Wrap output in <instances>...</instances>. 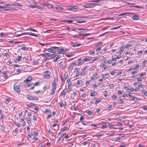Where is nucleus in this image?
Here are the masks:
<instances>
[{
	"mask_svg": "<svg viewBox=\"0 0 147 147\" xmlns=\"http://www.w3.org/2000/svg\"><path fill=\"white\" fill-rule=\"evenodd\" d=\"M19 84L18 83H16L14 85L13 89L14 91L17 93H19L20 92V90L19 88Z\"/></svg>",
	"mask_w": 147,
	"mask_h": 147,
	"instance_id": "obj_1",
	"label": "nucleus"
},
{
	"mask_svg": "<svg viewBox=\"0 0 147 147\" xmlns=\"http://www.w3.org/2000/svg\"><path fill=\"white\" fill-rule=\"evenodd\" d=\"M44 74L43 76L44 78L48 79L50 78L51 73L49 71H46L44 72Z\"/></svg>",
	"mask_w": 147,
	"mask_h": 147,
	"instance_id": "obj_2",
	"label": "nucleus"
},
{
	"mask_svg": "<svg viewBox=\"0 0 147 147\" xmlns=\"http://www.w3.org/2000/svg\"><path fill=\"white\" fill-rule=\"evenodd\" d=\"M56 88V84L54 83L53 84H52V90L50 93V95H53L55 94Z\"/></svg>",
	"mask_w": 147,
	"mask_h": 147,
	"instance_id": "obj_3",
	"label": "nucleus"
},
{
	"mask_svg": "<svg viewBox=\"0 0 147 147\" xmlns=\"http://www.w3.org/2000/svg\"><path fill=\"white\" fill-rule=\"evenodd\" d=\"M59 47H51V48L48 49H47V51L49 52L55 53L56 51L53 49H59Z\"/></svg>",
	"mask_w": 147,
	"mask_h": 147,
	"instance_id": "obj_4",
	"label": "nucleus"
},
{
	"mask_svg": "<svg viewBox=\"0 0 147 147\" xmlns=\"http://www.w3.org/2000/svg\"><path fill=\"white\" fill-rule=\"evenodd\" d=\"M28 100H38V98L37 97H33L31 96H29L27 97Z\"/></svg>",
	"mask_w": 147,
	"mask_h": 147,
	"instance_id": "obj_5",
	"label": "nucleus"
},
{
	"mask_svg": "<svg viewBox=\"0 0 147 147\" xmlns=\"http://www.w3.org/2000/svg\"><path fill=\"white\" fill-rule=\"evenodd\" d=\"M59 51L57 53L59 54H63L65 52L67 51L68 50H66L64 51L63 49H58Z\"/></svg>",
	"mask_w": 147,
	"mask_h": 147,
	"instance_id": "obj_6",
	"label": "nucleus"
},
{
	"mask_svg": "<svg viewBox=\"0 0 147 147\" xmlns=\"http://www.w3.org/2000/svg\"><path fill=\"white\" fill-rule=\"evenodd\" d=\"M39 84V82H36L35 83H34L33 85V86L32 87H31L30 89V90H32L34 88V86H38Z\"/></svg>",
	"mask_w": 147,
	"mask_h": 147,
	"instance_id": "obj_7",
	"label": "nucleus"
},
{
	"mask_svg": "<svg viewBox=\"0 0 147 147\" xmlns=\"http://www.w3.org/2000/svg\"><path fill=\"white\" fill-rule=\"evenodd\" d=\"M78 7L76 5H72L69 8L70 10H72L74 9H77L78 8Z\"/></svg>",
	"mask_w": 147,
	"mask_h": 147,
	"instance_id": "obj_8",
	"label": "nucleus"
},
{
	"mask_svg": "<svg viewBox=\"0 0 147 147\" xmlns=\"http://www.w3.org/2000/svg\"><path fill=\"white\" fill-rule=\"evenodd\" d=\"M123 48V46H121L119 48L120 51L118 52V54L120 55L121 54L122 52L124 51Z\"/></svg>",
	"mask_w": 147,
	"mask_h": 147,
	"instance_id": "obj_9",
	"label": "nucleus"
},
{
	"mask_svg": "<svg viewBox=\"0 0 147 147\" xmlns=\"http://www.w3.org/2000/svg\"><path fill=\"white\" fill-rule=\"evenodd\" d=\"M132 19L134 20H137L139 19V17L138 16L135 15L132 17Z\"/></svg>",
	"mask_w": 147,
	"mask_h": 147,
	"instance_id": "obj_10",
	"label": "nucleus"
},
{
	"mask_svg": "<svg viewBox=\"0 0 147 147\" xmlns=\"http://www.w3.org/2000/svg\"><path fill=\"white\" fill-rule=\"evenodd\" d=\"M91 6V4H86L84 5L83 6V7L85 8H90Z\"/></svg>",
	"mask_w": 147,
	"mask_h": 147,
	"instance_id": "obj_11",
	"label": "nucleus"
},
{
	"mask_svg": "<svg viewBox=\"0 0 147 147\" xmlns=\"http://www.w3.org/2000/svg\"><path fill=\"white\" fill-rule=\"evenodd\" d=\"M40 55L45 56H50V54L49 53H42L40 54Z\"/></svg>",
	"mask_w": 147,
	"mask_h": 147,
	"instance_id": "obj_12",
	"label": "nucleus"
},
{
	"mask_svg": "<svg viewBox=\"0 0 147 147\" xmlns=\"http://www.w3.org/2000/svg\"><path fill=\"white\" fill-rule=\"evenodd\" d=\"M13 123L14 124L18 127H20L21 126V124L18 123L16 122L15 121H14Z\"/></svg>",
	"mask_w": 147,
	"mask_h": 147,
	"instance_id": "obj_13",
	"label": "nucleus"
},
{
	"mask_svg": "<svg viewBox=\"0 0 147 147\" xmlns=\"http://www.w3.org/2000/svg\"><path fill=\"white\" fill-rule=\"evenodd\" d=\"M61 58V56L59 55V56H58L57 57H55V58L53 60V62H56L57 61V60L60 58Z\"/></svg>",
	"mask_w": 147,
	"mask_h": 147,
	"instance_id": "obj_14",
	"label": "nucleus"
},
{
	"mask_svg": "<svg viewBox=\"0 0 147 147\" xmlns=\"http://www.w3.org/2000/svg\"><path fill=\"white\" fill-rule=\"evenodd\" d=\"M129 14H133V13H130L129 12H127V13H121L119 14V16H123V15H129Z\"/></svg>",
	"mask_w": 147,
	"mask_h": 147,
	"instance_id": "obj_15",
	"label": "nucleus"
},
{
	"mask_svg": "<svg viewBox=\"0 0 147 147\" xmlns=\"http://www.w3.org/2000/svg\"><path fill=\"white\" fill-rule=\"evenodd\" d=\"M132 46V45L130 44H128V45H125L123 46L124 48L125 49H127L128 48Z\"/></svg>",
	"mask_w": 147,
	"mask_h": 147,
	"instance_id": "obj_16",
	"label": "nucleus"
},
{
	"mask_svg": "<svg viewBox=\"0 0 147 147\" xmlns=\"http://www.w3.org/2000/svg\"><path fill=\"white\" fill-rule=\"evenodd\" d=\"M102 76L103 77L105 78H108L109 77V75L108 74H104L102 75Z\"/></svg>",
	"mask_w": 147,
	"mask_h": 147,
	"instance_id": "obj_17",
	"label": "nucleus"
},
{
	"mask_svg": "<svg viewBox=\"0 0 147 147\" xmlns=\"http://www.w3.org/2000/svg\"><path fill=\"white\" fill-rule=\"evenodd\" d=\"M102 43V42H99L96 43L95 44H94V45L95 47H97L99 45H101Z\"/></svg>",
	"mask_w": 147,
	"mask_h": 147,
	"instance_id": "obj_18",
	"label": "nucleus"
},
{
	"mask_svg": "<svg viewBox=\"0 0 147 147\" xmlns=\"http://www.w3.org/2000/svg\"><path fill=\"white\" fill-rule=\"evenodd\" d=\"M58 81V79L57 78H55L54 79V80L52 82V84H53L54 83H56L57 84V82Z\"/></svg>",
	"mask_w": 147,
	"mask_h": 147,
	"instance_id": "obj_19",
	"label": "nucleus"
},
{
	"mask_svg": "<svg viewBox=\"0 0 147 147\" xmlns=\"http://www.w3.org/2000/svg\"><path fill=\"white\" fill-rule=\"evenodd\" d=\"M78 30H83L84 31H82V32H86L87 31L89 30L88 29H80L78 28Z\"/></svg>",
	"mask_w": 147,
	"mask_h": 147,
	"instance_id": "obj_20",
	"label": "nucleus"
},
{
	"mask_svg": "<svg viewBox=\"0 0 147 147\" xmlns=\"http://www.w3.org/2000/svg\"><path fill=\"white\" fill-rule=\"evenodd\" d=\"M12 6H19L20 7H22V5L19 3H16L13 4H12Z\"/></svg>",
	"mask_w": 147,
	"mask_h": 147,
	"instance_id": "obj_21",
	"label": "nucleus"
},
{
	"mask_svg": "<svg viewBox=\"0 0 147 147\" xmlns=\"http://www.w3.org/2000/svg\"><path fill=\"white\" fill-rule=\"evenodd\" d=\"M40 5H47L48 6V5H49V3H40Z\"/></svg>",
	"mask_w": 147,
	"mask_h": 147,
	"instance_id": "obj_22",
	"label": "nucleus"
},
{
	"mask_svg": "<svg viewBox=\"0 0 147 147\" xmlns=\"http://www.w3.org/2000/svg\"><path fill=\"white\" fill-rule=\"evenodd\" d=\"M29 34H30L29 33H28V32H26V33H23V34H18L16 36V37H18L21 35H26V34H28L29 35Z\"/></svg>",
	"mask_w": 147,
	"mask_h": 147,
	"instance_id": "obj_23",
	"label": "nucleus"
},
{
	"mask_svg": "<svg viewBox=\"0 0 147 147\" xmlns=\"http://www.w3.org/2000/svg\"><path fill=\"white\" fill-rule=\"evenodd\" d=\"M121 26L120 25V26H117L116 27H113L111 29V30H113L114 29H117L120 28Z\"/></svg>",
	"mask_w": 147,
	"mask_h": 147,
	"instance_id": "obj_24",
	"label": "nucleus"
},
{
	"mask_svg": "<svg viewBox=\"0 0 147 147\" xmlns=\"http://www.w3.org/2000/svg\"><path fill=\"white\" fill-rule=\"evenodd\" d=\"M10 101V100L8 98H6L5 100V102L6 104H8V102H9Z\"/></svg>",
	"mask_w": 147,
	"mask_h": 147,
	"instance_id": "obj_25",
	"label": "nucleus"
},
{
	"mask_svg": "<svg viewBox=\"0 0 147 147\" xmlns=\"http://www.w3.org/2000/svg\"><path fill=\"white\" fill-rule=\"evenodd\" d=\"M39 109L38 107H35V108H34V110L35 111H34V112L35 113H37L38 110Z\"/></svg>",
	"mask_w": 147,
	"mask_h": 147,
	"instance_id": "obj_26",
	"label": "nucleus"
},
{
	"mask_svg": "<svg viewBox=\"0 0 147 147\" xmlns=\"http://www.w3.org/2000/svg\"><path fill=\"white\" fill-rule=\"evenodd\" d=\"M55 8L56 9H58L59 10L63 9V7L59 6H56L55 7Z\"/></svg>",
	"mask_w": 147,
	"mask_h": 147,
	"instance_id": "obj_27",
	"label": "nucleus"
},
{
	"mask_svg": "<svg viewBox=\"0 0 147 147\" xmlns=\"http://www.w3.org/2000/svg\"><path fill=\"white\" fill-rule=\"evenodd\" d=\"M90 60V59L88 58H84L83 59V61H84V62L85 61H87Z\"/></svg>",
	"mask_w": 147,
	"mask_h": 147,
	"instance_id": "obj_28",
	"label": "nucleus"
},
{
	"mask_svg": "<svg viewBox=\"0 0 147 147\" xmlns=\"http://www.w3.org/2000/svg\"><path fill=\"white\" fill-rule=\"evenodd\" d=\"M30 30L32 31L35 32H37V31L36 30H35V29H32V28H28L26 30V31H28V30Z\"/></svg>",
	"mask_w": 147,
	"mask_h": 147,
	"instance_id": "obj_29",
	"label": "nucleus"
},
{
	"mask_svg": "<svg viewBox=\"0 0 147 147\" xmlns=\"http://www.w3.org/2000/svg\"><path fill=\"white\" fill-rule=\"evenodd\" d=\"M38 132H34V133L32 135L34 137H35L38 135Z\"/></svg>",
	"mask_w": 147,
	"mask_h": 147,
	"instance_id": "obj_30",
	"label": "nucleus"
},
{
	"mask_svg": "<svg viewBox=\"0 0 147 147\" xmlns=\"http://www.w3.org/2000/svg\"><path fill=\"white\" fill-rule=\"evenodd\" d=\"M81 45L79 43V44H75L73 45H72V46L74 47H78L79 46Z\"/></svg>",
	"mask_w": 147,
	"mask_h": 147,
	"instance_id": "obj_31",
	"label": "nucleus"
},
{
	"mask_svg": "<svg viewBox=\"0 0 147 147\" xmlns=\"http://www.w3.org/2000/svg\"><path fill=\"white\" fill-rule=\"evenodd\" d=\"M45 114H47L48 112L51 113V111L49 109H46L44 112Z\"/></svg>",
	"mask_w": 147,
	"mask_h": 147,
	"instance_id": "obj_32",
	"label": "nucleus"
},
{
	"mask_svg": "<svg viewBox=\"0 0 147 147\" xmlns=\"http://www.w3.org/2000/svg\"><path fill=\"white\" fill-rule=\"evenodd\" d=\"M79 34L80 35H83V36L85 37V36H87L89 35L90 34V33H87L85 34H82V33H79Z\"/></svg>",
	"mask_w": 147,
	"mask_h": 147,
	"instance_id": "obj_33",
	"label": "nucleus"
},
{
	"mask_svg": "<svg viewBox=\"0 0 147 147\" xmlns=\"http://www.w3.org/2000/svg\"><path fill=\"white\" fill-rule=\"evenodd\" d=\"M96 95V93L95 92H92L90 95V96H95Z\"/></svg>",
	"mask_w": 147,
	"mask_h": 147,
	"instance_id": "obj_34",
	"label": "nucleus"
},
{
	"mask_svg": "<svg viewBox=\"0 0 147 147\" xmlns=\"http://www.w3.org/2000/svg\"><path fill=\"white\" fill-rule=\"evenodd\" d=\"M76 22L79 23H82L83 22H86V21H80L79 20H76Z\"/></svg>",
	"mask_w": 147,
	"mask_h": 147,
	"instance_id": "obj_35",
	"label": "nucleus"
},
{
	"mask_svg": "<svg viewBox=\"0 0 147 147\" xmlns=\"http://www.w3.org/2000/svg\"><path fill=\"white\" fill-rule=\"evenodd\" d=\"M74 55V54H67L65 56L66 57H71L73 56Z\"/></svg>",
	"mask_w": 147,
	"mask_h": 147,
	"instance_id": "obj_36",
	"label": "nucleus"
},
{
	"mask_svg": "<svg viewBox=\"0 0 147 147\" xmlns=\"http://www.w3.org/2000/svg\"><path fill=\"white\" fill-rule=\"evenodd\" d=\"M101 100V98H99L98 100H96V101L95 103V104H98V103L99 102H100Z\"/></svg>",
	"mask_w": 147,
	"mask_h": 147,
	"instance_id": "obj_37",
	"label": "nucleus"
},
{
	"mask_svg": "<svg viewBox=\"0 0 147 147\" xmlns=\"http://www.w3.org/2000/svg\"><path fill=\"white\" fill-rule=\"evenodd\" d=\"M63 22L67 23H71L73 22V21L71 20H64L63 21Z\"/></svg>",
	"mask_w": 147,
	"mask_h": 147,
	"instance_id": "obj_38",
	"label": "nucleus"
},
{
	"mask_svg": "<svg viewBox=\"0 0 147 147\" xmlns=\"http://www.w3.org/2000/svg\"><path fill=\"white\" fill-rule=\"evenodd\" d=\"M128 86L127 85H125L124 86V88L125 90H128L129 88Z\"/></svg>",
	"mask_w": 147,
	"mask_h": 147,
	"instance_id": "obj_39",
	"label": "nucleus"
},
{
	"mask_svg": "<svg viewBox=\"0 0 147 147\" xmlns=\"http://www.w3.org/2000/svg\"><path fill=\"white\" fill-rule=\"evenodd\" d=\"M113 61V60L111 59L107 61V64H109L111 63Z\"/></svg>",
	"mask_w": 147,
	"mask_h": 147,
	"instance_id": "obj_40",
	"label": "nucleus"
},
{
	"mask_svg": "<svg viewBox=\"0 0 147 147\" xmlns=\"http://www.w3.org/2000/svg\"><path fill=\"white\" fill-rule=\"evenodd\" d=\"M32 84H33V83H29L28 84L26 85V87H28L31 86H32Z\"/></svg>",
	"mask_w": 147,
	"mask_h": 147,
	"instance_id": "obj_41",
	"label": "nucleus"
},
{
	"mask_svg": "<svg viewBox=\"0 0 147 147\" xmlns=\"http://www.w3.org/2000/svg\"><path fill=\"white\" fill-rule=\"evenodd\" d=\"M36 8H38V9H39L41 10H42L43 9V7H42L38 6H36Z\"/></svg>",
	"mask_w": 147,
	"mask_h": 147,
	"instance_id": "obj_42",
	"label": "nucleus"
},
{
	"mask_svg": "<svg viewBox=\"0 0 147 147\" xmlns=\"http://www.w3.org/2000/svg\"><path fill=\"white\" fill-rule=\"evenodd\" d=\"M73 67V66L71 64L67 68L68 70H69L70 69H72Z\"/></svg>",
	"mask_w": 147,
	"mask_h": 147,
	"instance_id": "obj_43",
	"label": "nucleus"
},
{
	"mask_svg": "<svg viewBox=\"0 0 147 147\" xmlns=\"http://www.w3.org/2000/svg\"><path fill=\"white\" fill-rule=\"evenodd\" d=\"M132 100L135 102H137V100H138V98L134 96L133 97Z\"/></svg>",
	"mask_w": 147,
	"mask_h": 147,
	"instance_id": "obj_44",
	"label": "nucleus"
},
{
	"mask_svg": "<svg viewBox=\"0 0 147 147\" xmlns=\"http://www.w3.org/2000/svg\"><path fill=\"white\" fill-rule=\"evenodd\" d=\"M91 81V80H90L89 81H86V86H88L90 84V82Z\"/></svg>",
	"mask_w": 147,
	"mask_h": 147,
	"instance_id": "obj_45",
	"label": "nucleus"
},
{
	"mask_svg": "<svg viewBox=\"0 0 147 147\" xmlns=\"http://www.w3.org/2000/svg\"><path fill=\"white\" fill-rule=\"evenodd\" d=\"M29 35H30L32 36H35L36 37H38V35L35 34H34L33 33H31V34H29Z\"/></svg>",
	"mask_w": 147,
	"mask_h": 147,
	"instance_id": "obj_46",
	"label": "nucleus"
},
{
	"mask_svg": "<svg viewBox=\"0 0 147 147\" xmlns=\"http://www.w3.org/2000/svg\"><path fill=\"white\" fill-rule=\"evenodd\" d=\"M5 8H4L3 9V10L4 11H11V10H13V9H4Z\"/></svg>",
	"mask_w": 147,
	"mask_h": 147,
	"instance_id": "obj_47",
	"label": "nucleus"
},
{
	"mask_svg": "<svg viewBox=\"0 0 147 147\" xmlns=\"http://www.w3.org/2000/svg\"><path fill=\"white\" fill-rule=\"evenodd\" d=\"M29 3H33L35 4H36V3L33 0H30L29 1Z\"/></svg>",
	"mask_w": 147,
	"mask_h": 147,
	"instance_id": "obj_48",
	"label": "nucleus"
},
{
	"mask_svg": "<svg viewBox=\"0 0 147 147\" xmlns=\"http://www.w3.org/2000/svg\"><path fill=\"white\" fill-rule=\"evenodd\" d=\"M72 86H74V84L72 83L71 82L70 84H68V87L69 88Z\"/></svg>",
	"mask_w": 147,
	"mask_h": 147,
	"instance_id": "obj_49",
	"label": "nucleus"
},
{
	"mask_svg": "<svg viewBox=\"0 0 147 147\" xmlns=\"http://www.w3.org/2000/svg\"><path fill=\"white\" fill-rule=\"evenodd\" d=\"M143 51H140L138 52V55H140L143 53Z\"/></svg>",
	"mask_w": 147,
	"mask_h": 147,
	"instance_id": "obj_50",
	"label": "nucleus"
},
{
	"mask_svg": "<svg viewBox=\"0 0 147 147\" xmlns=\"http://www.w3.org/2000/svg\"><path fill=\"white\" fill-rule=\"evenodd\" d=\"M84 61H83V60L80 62H79L77 64L78 65V66H79L82 64H83L84 63Z\"/></svg>",
	"mask_w": 147,
	"mask_h": 147,
	"instance_id": "obj_51",
	"label": "nucleus"
},
{
	"mask_svg": "<svg viewBox=\"0 0 147 147\" xmlns=\"http://www.w3.org/2000/svg\"><path fill=\"white\" fill-rule=\"evenodd\" d=\"M89 54H91V55L95 53V51H93L90 50L89 51Z\"/></svg>",
	"mask_w": 147,
	"mask_h": 147,
	"instance_id": "obj_52",
	"label": "nucleus"
},
{
	"mask_svg": "<svg viewBox=\"0 0 147 147\" xmlns=\"http://www.w3.org/2000/svg\"><path fill=\"white\" fill-rule=\"evenodd\" d=\"M114 132L111 131L110 133V134L109 136H108V137H110L114 135Z\"/></svg>",
	"mask_w": 147,
	"mask_h": 147,
	"instance_id": "obj_53",
	"label": "nucleus"
},
{
	"mask_svg": "<svg viewBox=\"0 0 147 147\" xmlns=\"http://www.w3.org/2000/svg\"><path fill=\"white\" fill-rule=\"evenodd\" d=\"M137 81L138 82H141L142 81V80L141 78L140 77H138L137 78Z\"/></svg>",
	"mask_w": 147,
	"mask_h": 147,
	"instance_id": "obj_54",
	"label": "nucleus"
},
{
	"mask_svg": "<svg viewBox=\"0 0 147 147\" xmlns=\"http://www.w3.org/2000/svg\"><path fill=\"white\" fill-rule=\"evenodd\" d=\"M103 135H104V134H100L98 136H96V138H99L100 137L102 136H103Z\"/></svg>",
	"mask_w": 147,
	"mask_h": 147,
	"instance_id": "obj_55",
	"label": "nucleus"
},
{
	"mask_svg": "<svg viewBox=\"0 0 147 147\" xmlns=\"http://www.w3.org/2000/svg\"><path fill=\"white\" fill-rule=\"evenodd\" d=\"M82 80H79L77 82V84L78 85H79L80 84H82Z\"/></svg>",
	"mask_w": 147,
	"mask_h": 147,
	"instance_id": "obj_56",
	"label": "nucleus"
},
{
	"mask_svg": "<svg viewBox=\"0 0 147 147\" xmlns=\"http://www.w3.org/2000/svg\"><path fill=\"white\" fill-rule=\"evenodd\" d=\"M32 135V134H31V135H29V134H28V136H27V139L28 140H29L31 138V135Z\"/></svg>",
	"mask_w": 147,
	"mask_h": 147,
	"instance_id": "obj_57",
	"label": "nucleus"
},
{
	"mask_svg": "<svg viewBox=\"0 0 147 147\" xmlns=\"http://www.w3.org/2000/svg\"><path fill=\"white\" fill-rule=\"evenodd\" d=\"M139 67V65H138L135 66L134 68L133 69H138Z\"/></svg>",
	"mask_w": 147,
	"mask_h": 147,
	"instance_id": "obj_58",
	"label": "nucleus"
},
{
	"mask_svg": "<svg viewBox=\"0 0 147 147\" xmlns=\"http://www.w3.org/2000/svg\"><path fill=\"white\" fill-rule=\"evenodd\" d=\"M22 58V57L20 56H19L18 58L17 59V60L18 61H21V59Z\"/></svg>",
	"mask_w": 147,
	"mask_h": 147,
	"instance_id": "obj_59",
	"label": "nucleus"
},
{
	"mask_svg": "<svg viewBox=\"0 0 147 147\" xmlns=\"http://www.w3.org/2000/svg\"><path fill=\"white\" fill-rule=\"evenodd\" d=\"M69 129V127H65L63 129V131H62V132H63V131H65L66 130H67V129Z\"/></svg>",
	"mask_w": 147,
	"mask_h": 147,
	"instance_id": "obj_60",
	"label": "nucleus"
},
{
	"mask_svg": "<svg viewBox=\"0 0 147 147\" xmlns=\"http://www.w3.org/2000/svg\"><path fill=\"white\" fill-rule=\"evenodd\" d=\"M56 55H57L56 54H53L51 55H50V56H51L52 58H54L55 56H56Z\"/></svg>",
	"mask_w": 147,
	"mask_h": 147,
	"instance_id": "obj_61",
	"label": "nucleus"
},
{
	"mask_svg": "<svg viewBox=\"0 0 147 147\" xmlns=\"http://www.w3.org/2000/svg\"><path fill=\"white\" fill-rule=\"evenodd\" d=\"M28 7H31L32 8H36V5H29L28 6Z\"/></svg>",
	"mask_w": 147,
	"mask_h": 147,
	"instance_id": "obj_62",
	"label": "nucleus"
},
{
	"mask_svg": "<svg viewBox=\"0 0 147 147\" xmlns=\"http://www.w3.org/2000/svg\"><path fill=\"white\" fill-rule=\"evenodd\" d=\"M116 73L115 70H114L113 71H111L110 74L111 75H112L115 74Z\"/></svg>",
	"mask_w": 147,
	"mask_h": 147,
	"instance_id": "obj_63",
	"label": "nucleus"
},
{
	"mask_svg": "<svg viewBox=\"0 0 147 147\" xmlns=\"http://www.w3.org/2000/svg\"><path fill=\"white\" fill-rule=\"evenodd\" d=\"M123 103V100L122 99H121L119 101V104H122Z\"/></svg>",
	"mask_w": 147,
	"mask_h": 147,
	"instance_id": "obj_64",
	"label": "nucleus"
}]
</instances>
